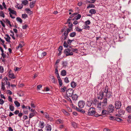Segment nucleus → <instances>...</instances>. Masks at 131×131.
I'll return each mask as SVG.
<instances>
[{
    "label": "nucleus",
    "instance_id": "obj_53",
    "mask_svg": "<svg viewBox=\"0 0 131 131\" xmlns=\"http://www.w3.org/2000/svg\"><path fill=\"white\" fill-rule=\"evenodd\" d=\"M4 68L2 66H0V72L2 73L4 72Z\"/></svg>",
    "mask_w": 131,
    "mask_h": 131
},
{
    "label": "nucleus",
    "instance_id": "obj_17",
    "mask_svg": "<svg viewBox=\"0 0 131 131\" xmlns=\"http://www.w3.org/2000/svg\"><path fill=\"white\" fill-rule=\"evenodd\" d=\"M36 3V1H33L31 2L30 3L29 6L30 8H33L35 5V4Z\"/></svg>",
    "mask_w": 131,
    "mask_h": 131
},
{
    "label": "nucleus",
    "instance_id": "obj_42",
    "mask_svg": "<svg viewBox=\"0 0 131 131\" xmlns=\"http://www.w3.org/2000/svg\"><path fill=\"white\" fill-rule=\"evenodd\" d=\"M35 114V112H33V113H30L29 115V118H31L32 117L34 116Z\"/></svg>",
    "mask_w": 131,
    "mask_h": 131
},
{
    "label": "nucleus",
    "instance_id": "obj_38",
    "mask_svg": "<svg viewBox=\"0 0 131 131\" xmlns=\"http://www.w3.org/2000/svg\"><path fill=\"white\" fill-rule=\"evenodd\" d=\"M1 89L3 90H5V85L4 83L3 82L2 83Z\"/></svg>",
    "mask_w": 131,
    "mask_h": 131
},
{
    "label": "nucleus",
    "instance_id": "obj_11",
    "mask_svg": "<svg viewBox=\"0 0 131 131\" xmlns=\"http://www.w3.org/2000/svg\"><path fill=\"white\" fill-rule=\"evenodd\" d=\"M5 36H6V37H5V39L6 41H7L8 43H10V38L9 37V36L8 34H6L5 35Z\"/></svg>",
    "mask_w": 131,
    "mask_h": 131
},
{
    "label": "nucleus",
    "instance_id": "obj_64",
    "mask_svg": "<svg viewBox=\"0 0 131 131\" xmlns=\"http://www.w3.org/2000/svg\"><path fill=\"white\" fill-rule=\"evenodd\" d=\"M0 22L1 24L3 27L5 28V25L4 23L3 22L2 20H0Z\"/></svg>",
    "mask_w": 131,
    "mask_h": 131
},
{
    "label": "nucleus",
    "instance_id": "obj_49",
    "mask_svg": "<svg viewBox=\"0 0 131 131\" xmlns=\"http://www.w3.org/2000/svg\"><path fill=\"white\" fill-rule=\"evenodd\" d=\"M17 8L19 9H21L23 7V5L22 4L21 5H18V6Z\"/></svg>",
    "mask_w": 131,
    "mask_h": 131
},
{
    "label": "nucleus",
    "instance_id": "obj_59",
    "mask_svg": "<svg viewBox=\"0 0 131 131\" xmlns=\"http://www.w3.org/2000/svg\"><path fill=\"white\" fill-rule=\"evenodd\" d=\"M22 17L23 18H25L27 17V15L26 14H23L22 15Z\"/></svg>",
    "mask_w": 131,
    "mask_h": 131
},
{
    "label": "nucleus",
    "instance_id": "obj_28",
    "mask_svg": "<svg viewBox=\"0 0 131 131\" xmlns=\"http://www.w3.org/2000/svg\"><path fill=\"white\" fill-rule=\"evenodd\" d=\"M78 97V96L77 94H75L74 95H72V98L73 100H76L77 99Z\"/></svg>",
    "mask_w": 131,
    "mask_h": 131
},
{
    "label": "nucleus",
    "instance_id": "obj_32",
    "mask_svg": "<svg viewBox=\"0 0 131 131\" xmlns=\"http://www.w3.org/2000/svg\"><path fill=\"white\" fill-rule=\"evenodd\" d=\"M76 35V33L75 32H73L71 33L70 36L71 37H74Z\"/></svg>",
    "mask_w": 131,
    "mask_h": 131
},
{
    "label": "nucleus",
    "instance_id": "obj_43",
    "mask_svg": "<svg viewBox=\"0 0 131 131\" xmlns=\"http://www.w3.org/2000/svg\"><path fill=\"white\" fill-rule=\"evenodd\" d=\"M95 6V5L93 4H90L87 7V8H94Z\"/></svg>",
    "mask_w": 131,
    "mask_h": 131
},
{
    "label": "nucleus",
    "instance_id": "obj_50",
    "mask_svg": "<svg viewBox=\"0 0 131 131\" xmlns=\"http://www.w3.org/2000/svg\"><path fill=\"white\" fill-rule=\"evenodd\" d=\"M77 13H74L71 15L69 17V18L68 19V21H70L71 20L70 18L73 17L74 15H77Z\"/></svg>",
    "mask_w": 131,
    "mask_h": 131
},
{
    "label": "nucleus",
    "instance_id": "obj_7",
    "mask_svg": "<svg viewBox=\"0 0 131 131\" xmlns=\"http://www.w3.org/2000/svg\"><path fill=\"white\" fill-rule=\"evenodd\" d=\"M85 104V102L83 101H80L78 103V106L79 107L82 108L84 107Z\"/></svg>",
    "mask_w": 131,
    "mask_h": 131
},
{
    "label": "nucleus",
    "instance_id": "obj_63",
    "mask_svg": "<svg viewBox=\"0 0 131 131\" xmlns=\"http://www.w3.org/2000/svg\"><path fill=\"white\" fill-rule=\"evenodd\" d=\"M4 101L2 99H0V104L1 105H2L3 104H4Z\"/></svg>",
    "mask_w": 131,
    "mask_h": 131
},
{
    "label": "nucleus",
    "instance_id": "obj_1",
    "mask_svg": "<svg viewBox=\"0 0 131 131\" xmlns=\"http://www.w3.org/2000/svg\"><path fill=\"white\" fill-rule=\"evenodd\" d=\"M85 113L87 114L88 115L90 116H92L95 114V108L94 107H91L89 110L88 112Z\"/></svg>",
    "mask_w": 131,
    "mask_h": 131
},
{
    "label": "nucleus",
    "instance_id": "obj_57",
    "mask_svg": "<svg viewBox=\"0 0 131 131\" xmlns=\"http://www.w3.org/2000/svg\"><path fill=\"white\" fill-rule=\"evenodd\" d=\"M52 77V80H51V81L53 83H56V81L54 79V77L53 76Z\"/></svg>",
    "mask_w": 131,
    "mask_h": 131
},
{
    "label": "nucleus",
    "instance_id": "obj_12",
    "mask_svg": "<svg viewBox=\"0 0 131 131\" xmlns=\"http://www.w3.org/2000/svg\"><path fill=\"white\" fill-rule=\"evenodd\" d=\"M52 129L51 126L49 124H48L46 126V131H51Z\"/></svg>",
    "mask_w": 131,
    "mask_h": 131
},
{
    "label": "nucleus",
    "instance_id": "obj_23",
    "mask_svg": "<svg viewBox=\"0 0 131 131\" xmlns=\"http://www.w3.org/2000/svg\"><path fill=\"white\" fill-rule=\"evenodd\" d=\"M61 74L62 76H64L66 75V72L65 70H63L61 72Z\"/></svg>",
    "mask_w": 131,
    "mask_h": 131
},
{
    "label": "nucleus",
    "instance_id": "obj_31",
    "mask_svg": "<svg viewBox=\"0 0 131 131\" xmlns=\"http://www.w3.org/2000/svg\"><path fill=\"white\" fill-rule=\"evenodd\" d=\"M14 103L16 106L17 107H19L20 105V103L17 101H15L14 102Z\"/></svg>",
    "mask_w": 131,
    "mask_h": 131
},
{
    "label": "nucleus",
    "instance_id": "obj_58",
    "mask_svg": "<svg viewBox=\"0 0 131 131\" xmlns=\"http://www.w3.org/2000/svg\"><path fill=\"white\" fill-rule=\"evenodd\" d=\"M94 116L95 117H98L99 116H101V114H99L98 113H97L95 112V113L94 114Z\"/></svg>",
    "mask_w": 131,
    "mask_h": 131
},
{
    "label": "nucleus",
    "instance_id": "obj_33",
    "mask_svg": "<svg viewBox=\"0 0 131 131\" xmlns=\"http://www.w3.org/2000/svg\"><path fill=\"white\" fill-rule=\"evenodd\" d=\"M25 10L29 14H31L32 12L30 11L29 8H27L25 9Z\"/></svg>",
    "mask_w": 131,
    "mask_h": 131
},
{
    "label": "nucleus",
    "instance_id": "obj_48",
    "mask_svg": "<svg viewBox=\"0 0 131 131\" xmlns=\"http://www.w3.org/2000/svg\"><path fill=\"white\" fill-rule=\"evenodd\" d=\"M8 100L9 102L12 103L13 102L12 98L10 96L8 97Z\"/></svg>",
    "mask_w": 131,
    "mask_h": 131
},
{
    "label": "nucleus",
    "instance_id": "obj_21",
    "mask_svg": "<svg viewBox=\"0 0 131 131\" xmlns=\"http://www.w3.org/2000/svg\"><path fill=\"white\" fill-rule=\"evenodd\" d=\"M68 43H67L66 41H64L63 43V46L66 48L69 47V48H71V46H69Z\"/></svg>",
    "mask_w": 131,
    "mask_h": 131
},
{
    "label": "nucleus",
    "instance_id": "obj_29",
    "mask_svg": "<svg viewBox=\"0 0 131 131\" xmlns=\"http://www.w3.org/2000/svg\"><path fill=\"white\" fill-rule=\"evenodd\" d=\"M63 122V121L59 119L56 121V123L57 124H59L62 123Z\"/></svg>",
    "mask_w": 131,
    "mask_h": 131
},
{
    "label": "nucleus",
    "instance_id": "obj_37",
    "mask_svg": "<svg viewBox=\"0 0 131 131\" xmlns=\"http://www.w3.org/2000/svg\"><path fill=\"white\" fill-rule=\"evenodd\" d=\"M67 61H64L63 62L62 65L63 67H66L67 65Z\"/></svg>",
    "mask_w": 131,
    "mask_h": 131
},
{
    "label": "nucleus",
    "instance_id": "obj_20",
    "mask_svg": "<svg viewBox=\"0 0 131 131\" xmlns=\"http://www.w3.org/2000/svg\"><path fill=\"white\" fill-rule=\"evenodd\" d=\"M71 85L72 88H74L77 86V84L74 81H72L71 83Z\"/></svg>",
    "mask_w": 131,
    "mask_h": 131
},
{
    "label": "nucleus",
    "instance_id": "obj_3",
    "mask_svg": "<svg viewBox=\"0 0 131 131\" xmlns=\"http://www.w3.org/2000/svg\"><path fill=\"white\" fill-rule=\"evenodd\" d=\"M122 106L121 103L120 101H117L115 102V107L116 109H120Z\"/></svg>",
    "mask_w": 131,
    "mask_h": 131
},
{
    "label": "nucleus",
    "instance_id": "obj_36",
    "mask_svg": "<svg viewBox=\"0 0 131 131\" xmlns=\"http://www.w3.org/2000/svg\"><path fill=\"white\" fill-rule=\"evenodd\" d=\"M75 29L76 31L79 32H81L82 31V29H80L79 27H76Z\"/></svg>",
    "mask_w": 131,
    "mask_h": 131
},
{
    "label": "nucleus",
    "instance_id": "obj_8",
    "mask_svg": "<svg viewBox=\"0 0 131 131\" xmlns=\"http://www.w3.org/2000/svg\"><path fill=\"white\" fill-rule=\"evenodd\" d=\"M8 76L10 78L14 79L16 77L13 74L12 71L10 70L8 72Z\"/></svg>",
    "mask_w": 131,
    "mask_h": 131
},
{
    "label": "nucleus",
    "instance_id": "obj_51",
    "mask_svg": "<svg viewBox=\"0 0 131 131\" xmlns=\"http://www.w3.org/2000/svg\"><path fill=\"white\" fill-rule=\"evenodd\" d=\"M109 118L111 120H112L113 121L115 120V117L112 116H109Z\"/></svg>",
    "mask_w": 131,
    "mask_h": 131
},
{
    "label": "nucleus",
    "instance_id": "obj_55",
    "mask_svg": "<svg viewBox=\"0 0 131 131\" xmlns=\"http://www.w3.org/2000/svg\"><path fill=\"white\" fill-rule=\"evenodd\" d=\"M91 23L90 21L89 20H88L87 21H85L84 22V24L86 25H89Z\"/></svg>",
    "mask_w": 131,
    "mask_h": 131
},
{
    "label": "nucleus",
    "instance_id": "obj_47",
    "mask_svg": "<svg viewBox=\"0 0 131 131\" xmlns=\"http://www.w3.org/2000/svg\"><path fill=\"white\" fill-rule=\"evenodd\" d=\"M66 87L64 86L63 88H61V91L63 92H64L65 90L66 89Z\"/></svg>",
    "mask_w": 131,
    "mask_h": 131
},
{
    "label": "nucleus",
    "instance_id": "obj_35",
    "mask_svg": "<svg viewBox=\"0 0 131 131\" xmlns=\"http://www.w3.org/2000/svg\"><path fill=\"white\" fill-rule=\"evenodd\" d=\"M72 125L74 128H76L77 127V124L75 122H72Z\"/></svg>",
    "mask_w": 131,
    "mask_h": 131
},
{
    "label": "nucleus",
    "instance_id": "obj_4",
    "mask_svg": "<svg viewBox=\"0 0 131 131\" xmlns=\"http://www.w3.org/2000/svg\"><path fill=\"white\" fill-rule=\"evenodd\" d=\"M101 106L103 108H105L107 106V98H105L104 99L102 102H100Z\"/></svg>",
    "mask_w": 131,
    "mask_h": 131
},
{
    "label": "nucleus",
    "instance_id": "obj_30",
    "mask_svg": "<svg viewBox=\"0 0 131 131\" xmlns=\"http://www.w3.org/2000/svg\"><path fill=\"white\" fill-rule=\"evenodd\" d=\"M71 51L72 52H75L76 53H78V49H77L75 48V49H73L72 48H71Z\"/></svg>",
    "mask_w": 131,
    "mask_h": 131
},
{
    "label": "nucleus",
    "instance_id": "obj_22",
    "mask_svg": "<svg viewBox=\"0 0 131 131\" xmlns=\"http://www.w3.org/2000/svg\"><path fill=\"white\" fill-rule=\"evenodd\" d=\"M106 94V96L108 98H110L112 97V93L110 92H108Z\"/></svg>",
    "mask_w": 131,
    "mask_h": 131
},
{
    "label": "nucleus",
    "instance_id": "obj_56",
    "mask_svg": "<svg viewBox=\"0 0 131 131\" xmlns=\"http://www.w3.org/2000/svg\"><path fill=\"white\" fill-rule=\"evenodd\" d=\"M115 120L118 122H120L122 121V119L121 118H115Z\"/></svg>",
    "mask_w": 131,
    "mask_h": 131
},
{
    "label": "nucleus",
    "instance_id": "obj_34",
    "mask_svg": "<svg viewBox=\"0 0 131 131\" xmlns=\"http://www.w3.org/2000/svg\"><path fill=\"white\" fill-rule=\"evenodd\" d=\"M16 20L18 22H19L21 23L22 22V19L19 17H17L16 18Z\"/></svg>",
    "mask_w": 131,
    "mask_h": 131
},
{
    "label": "nucleus",
    "instance_id": "obj_27",
    "mask_svg": "<svg viewBox=\"0 0 131 131\" xmlns=\"http://www.w3.org/2000/svg\"><path fill=\"white\" fill-rule=\"evenodd\" d=\"M84 29H89L90 28V26L88 25L85 24L83 25Z\"/></svg>",
    "mask_w": 131,
    "mask_h": 131
},
{
    "label": "nucleus",
    "instance_id": "obj_41",
    "mask_svg": "<svg viewBox=\"0 0 131 131\" xmlns=\"http://www.w3.org/2000/svg\"><path fill=\"white\" fill-rule=\"evenodd\" d=\"M92 105V103L90 101H88V103H87V106L89 107H90Z\"/></svg>",
    "mask_w": 131,
    "mask_h": 131
},
{
    "label": "nucleus",
    "instance_id": "obj_16",
    "mask_svg": "<svg viewBox=\"0 0 131 131\" xmlns=\"http://www.w3.org/2000/svg\"><path fill=\"white\" fill-rule=\"evenodd\" d=\"M118 111V114L119 115H121L122 114H124V113L125 112L122 109H119Z\"/></svg>",
    "mask_w": 131,
    "mask_h": 131
},
{
    "label": "nucleus",
    "instance_id": "obj_46",
    "mask_svg": "<svg viewBox=\"0 0 131 131\" xmlns=\"http://www.w3.org/2000/svg\"><path fill=\"white\" fill-rule=\"evenodd\" d=\"M44 115L45 116V117L47 119L48 118V117L49 116L48 114L46 112L45 113H44Z\"/></svg>",
    "mask_w": 131,
    "mask_h": 131
},
{
    "label": "nucleus",
    "instance_id": "obj_2",
    "mask_svg": "<svg viewBox=\"0 0 131 131\" xmlns=\"http://www.w3.org/2000/svg\"><path fill=\"white\" fill-rule=\"evenodd\" d=\"M71 48H67L64 50V52L66 54V56H72L73 55V53L71 52Z\"/></svg>",
    "mask_w": 131,
    "mask_h": 131
},
{
    "label": "nucleus",
    "instance_id": "obj_26",
    "mask_svg": "<svg viewBox=\"0 0 131 131\" xmlns=\"http://www.w3.org/2000/svg\"><path fill=\"white\" fill-rule=\"evenodd\" d=\"M126 110L129 113H131V106H128L126 108Z\"/></svg>",
    "mask_w": 131,
    "mask_h": 131
},
{
    "label": "nucleus",
    "instance_id": "obj_62",
    "mask_svg": "<svg viewBox=\"0 0 131 131\" xmlns=\"http://www.w3.org/2000/svg\"><path fill=\"white\" fill-rule=\"evenodd\" d=\"M102 106L101 104V103L100 102V103H98L97 106V108H101Z\"/></svg>",
    "mask_w": 131,
    "mask_h": 131
},
{
    "label": "nucleus",
    "instance_id": "obj_18",
    "mask_svg": "<svg viewBox=\"0 0 131 131\" xmlns=\"http://www.w3.org/2000/svg\"><path fill=\"white\" fill-rule=\"evenodd\" d=\"M9 108L11 111H13L14 110V107L12 104H9Z\"/></svg>",
    "mask_w": 131,
    "mask_h": 131
},
{
    "label": "nucleus",
    "instance_id": "obj_6",
    "mask_svg": "<svg viewBox=\"0 0 131 131\" xmlns=\"http://www.w3.org/2000/svg\"><path fill=\"white\" fill-rule=\"evenodd\" d=\"M115 107L112 104L109 105L107 109V111L110 113H113L114 111Z\"/></svg>",
    "mask_w": 131,
    "mask_h": 131
},
{
    "label": "nucleus",
    "instance_id": "obj_54",
    "mask_svg": "<svg viewBox=\"0 0 131 131\" xmlns=\"http://www.w3.org/2000/svg\"><path fill=\"white\" fill-rule=\"evenodd\" d=\"M64 82L66 83H68L69 82V81L68 80V78L67 77H66L64 79Z\"/></svg>",
    "mask_w": 131,
    "mask_h": 131
},
{
    "label": "nucleus",
    "instance_id": "obj_10",
    "mask_svg": "<svg viewBox=\"0 0 131 131\" xmlns=\"http://www.w3.org/2000/svg\"><path fill=\"white\" fill-rule=\"evenodd\" d=\"M45 126V123L43 121H40L39 123V126L42 129L44 128Z\"/></svg>",
    "mask_w": 131,
    "mask_h": 131
},
{
    "label": "nucleus",
    "instance_id": "obj_14",
    "mask_svg": "<svg viewBox=\"0 0 131 131\" xmlns=\"http://www.w3.org/2000/svg\"><path fill=\"white\" fill-rule=\"evenodd\" d=\"M108 90V87L107 85H106L105 87L103 88V92L106 93L109 92Z\"/></svg>",
    "mask_w": 131,
    "mask_h": 131
},
{
    "label": "nucleus",
    "instance_id": "obj_13",
    "mask_svg": "<svg viewBox=\"0 0 131 131\" xmlns=\"http://www.w3.org/2000/svg\"><path fill=\"white\" fill-rule=\"evenodd\" d=\"M8 10L10 12L9 14H10H10H12L15 15L16 14V12L13 10L11 8H9L8 9Z\"/></svg>",
    "mask_w": 131,
    "mask_h": 131
},
{
    "label": "nucleus",
    "instance_id": "obj_5",
    "mask_svg": "<svg viewBox=\"0 0 131 131\" xmlns=\"http://www.w3.org/2000/svg\"><path fill=\"white\" fill-rule=\"evenodd\" d=\"M74 92V91L71 89H68L66 92V94L67 96L71 97Z\"/></svg>",
    "mask_w": 131,
    "mask_h": 131
},
{
    "label": "nucleus",
    "instance_id": "obj_9",
    "mask_svg": "<svg viewBox=\"0 0 131 131\" xmlns=\"http://www.w3.org/2000/svg\"><path fill=\"white\" fill-rule=\"evenodd\" d=\"M75 110L77 111L81 112L83 114L85 113L86 112H85V111L83 110L80 108H79L77 107H75Z\"/></svg>",
    "mask_w": 131,
    "mask_h": 131
},
{
    "label": "nucleus",
    "instance_id": "obj_60",
    "mask_svg": "<svg viewBox=\"0 0 131 131\" xmlns=\"http://www.w3.org/2000/svg\"><path fill=\"white\" fill-rule=\"evenodd\" d=\"M1 55L3 57V58L4 59L6 57V54H5L4 52L2 53L1 54Z\"/></svg>",
    "mask_w": 131,
    "mask_h": 131
},
{
    "label": "nucleus",
    "instance_id": "obj_44",
    "mask_svg": "<svg viewBox=\"0 0 131 131\" xmlns=\"http://www.w3.org/2000/svg\"><path fill=\"white\" fill-rule=\"evenodd\" d=\"M58 80L59 85L60 86H61L62 84V81L60 79H59Z\"/></svg>",
    "mask_w": 131,
    "mask_h": 131
},
{
    "label": "nucleus",
    "instance_id": "obj_61",
    "mask_svg": "<svg viewBox=\"0 0 131 131\" xmlns=\"http://www.w3.org/2000/svg\"><path fill=\"white\" fill-rule=\"evenodd\" d=\"M48 120H49L50 121H52L53 120V119L52 117H48V118L47 119Z\"/></svg>",
    "mask_w": 131,
    "mask_h": 131
},
{
    "label": "nucleus",
    "instance_id": "obj_19",
    "mask_svg": "<svg viewBox=\"0 0 131 131\" xmlns=\"http://www.w3.org/2000/svg\"><path fill=\"white\" fill-rule=\"evenodd\" d=\"M81 17V15L80 14H78L73 19V20H74L75 19L77 20L80 19Z\"/></svg>",
    "mask_w": 131,
    "mask_h": 131
},
{
    "label": "nucleus",
    "instance_id": "obj_24",
    "mask_svg": "<svg viewBox=\"0 0 131 131\" xmlns=\"http://www.w3.org/2000/svg\"><path fill=\"white\" fill-rule=\"evenodd\" d=\"M22 4L25 5H26L28 4V1L27 0H23L21 1Z\"/></svg>",
    "mask_w": 131,
    "mask_h": 131
},
{
    "label": "nucleus",
    "instance_id": "obj_45",
    "mask_svg": "<svg viewBox=\"0 0 131 131\" xmlns=\"http://www.w3.org/2000/svg\"><path fill=\"white\" fill-rule=\"evenodd\" d=\"M0 16L4 18L5 17V15L3 12L1 11L0 12Z\"/></svg>",
    "mask_w": 131,
    "mask_h": 131
},
{
    "label": "nucleus",
    "instance_id": "obj_52",
    "mask_svg": "<svg viewBox=\"0 0 131 131\" xmlns=\"http://www.w3.org/2000/svg\"><path fill=\"white\" fill-rule=\"evenodd\" d=\"M107 112V111L106 110H103L102 112V114L103 115H105L106 114Z\"/></svg>",
    "mask_w": 131,
    "mask_h": 131
},
{
    "label": "nucleus",
    "instance_id": "obj_40",
    "mask_svg": "<svg viewBox=\"0 0 131 131\" xmlns=\"http://www.w3.org/2000/svg\"><path fill=\"white\" fill-rule=\"evenodd\" d=\"M70 100V101L71 103L70 104V105L71 107L73 108V109H75V105L72 103V102L71 99L69 98Z\"/></svg>",
    "mask_w": 131,
    "mask_h": 131
},
{
    "label": "nucleus",
    "instance_id": "obj_25",
    "mask_svg": "<svg viewBox=\"0 0 131 131\" xmlns=\"http://www.w3.org/2000/svg\"><path fill=\"white\" fill-rule=\"evenodd\" d=\"M89 13L91 14H95L96 13V12L95 9H92L90 10Z\"/></svg>",
    "mask_w": 131,
    "mask_h": 131
},
{
    "label": "nucleus",
    "instance_id": "obj_15",
    "mask_svg": "<svg viewBox=\"0 0 131 131\" xmlns=\"http://www.w3.org/2000/svg\"><path fill=\"white\" fill-rule=\"evenodd\" d=\"M104 95V94L103 92H101L100 93V96L98 97V99L101 100L102 99Z\"/></svg>",
    "mask_w": 131,
    "mask_h": 131
},
{
    "label": "nucleus",
    "instance_id": "obj_39",
    "mask_svg": "<svg viewBox=\"0 0 131 131\" xmlns=\"http://www.w3.org/2000/svg\"><path fill=\"white\" fill-rule=\"evenodd\" d=\"M73 40H70L69 39H68V40L67 41V42H68V44L69 45H71V43L73 41Z\"/></svg>",
    "mask_w": 131,
    "mask_h": 131
}]
</instances>
